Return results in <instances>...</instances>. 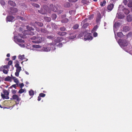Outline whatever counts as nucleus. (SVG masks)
<instances>
[{"label":"nucleus","instance_id":"12","mask_svg":"<svg viewBox=\"0 0 132 132\" xmlns=\"http://www.w3.org/2000/svg\"><path fill=\"white\" fill-rule=\"evenodd\" d=\"M70 36L69 37L70 39H73L76 37V35L75 33H69Z\"/></svg>","mask_w":132,"mask_h":132},{"label":"nucleus","instance_id":"21","mask_svg":"<svg viewBox=\"0 0 132 132\" xmlns=\"http://www.w3.org/2000/svg\"><path fill=\"white\" fill-rule=\"evenodd\" d=\"M11 76L12 77V79H13L14 82L16 83L17 85H18V83L19 82L17 78H16L15 77L13 76L12 75H11Z\"/></svg>","mask_w":132,"mask_h":132},{"label":"nucleus","instance_id":"36","mask_svg":"<svg viewBox=\"0 0 132 132\" xmlns=\"http://www.w3.org/2000/svg\"><path fill=\"white\" fill-rule=\"evenodd\" d=\"M106 2L105 1H103L102 2H101L100 3V6H104L105 5Z\"/></svg>","mask_w":132,"mask_h":132},{"label":"nucleus","instance_id":"34","mask_svg":"<svg viewBox=\"0 0 132 132\" xmlns=\"http://www.w3.org/2000/svg\"><path fill=\"white\" fill-rule=\"evenodd\" d=\"M69 20L68 19L66 18L64 19L61 21V22L62 23H65L68 22Z\"/></svg>","mask_w":132,"mask_h":132},{"label":"nucleus","instance_id":"5","mask_svg":"<svg viewBox=\"0 0 132 132\" xmlns=\"http://www.w3.org/2000/svg\"><path fill=\"white\" fill-rule=\"evenodd\" d=\"M93 38L91 36L90 34L89 33H87L84 36V40L86 41L87 40H92Z\"/></svg>","mask_w":132,"mask_h":132},{"label":"nucleus","instance_id":"48","mask_svg":"<svg viewBox=\"0 0 132 132\" xmlns=\"http://www.w3.org/2000/svg\"><path fill=\"white\" fill-rule=\"evenodd\" d=\"M21 6L22 8L23 9H25L27 8V6L25 5V4L24 3L22 4Z\"/></svg>","mask_w":132,"mask_h":132},{"label":"nucleus","instance_id":"24","mask_svg":"<svg viewBox=\"0 0 132 132\" xmlns=\"http://www.w3.org/2000/svg\"><path fill=\"white\" fill-rule=\"evenodd\" d=\"M98 26H97V25L95 26L92 29V31H91V32H92L93 33L94 32H95L97 30V28H98Z\"/></svg>","mask_w":132,"mask_h":132},{"label":"nucleus","instance_id":"47","mask_svg":"<svg viewBox=\"0 0 132 132\" xmlns=\"http://www.w3.org/2000/svg\"><path fill=\"white\" fill-rule=\"evenodd\" d=\"M24 90L22 89H21L19 90L18 93L20 94H21L24 92Z\"/></svg>","mask_w":132,"mask_h":132},{"label":"nucleus","instance_id":"44","mask_svg":"<svg viewBox=\"0 0 132 132\" xmlns=\"http://www.w3.org/2000/svg\"><path fill=\"white\" fill-rule=\"evenodd\" d=\"M0 3L1 5L3 6H4L5 5V4L4 0H1Z\"/></svg>","mask_w":132,"mask_h":132},{"label":"nucleus","instance_id":"52","mask_svg":"<svg viewBox=\"0 0 132 132\" xmlns=\"http://www.w3.org/2000/svg\"><path fill=\"white\" fill-rule=\"evenodd\" d=\"M21 68V67H19L16 68V72H20Z\"/></svg>","mask_w":132,"mask_h":132},{"label":"nucleus","instance_id":"56","mask_svg":"<svg viewBox=\"0 0 132 132\" xmlns=\"http://www.w3.org/2000/svg\"><path fill=\"white\" fill-rule=\"evenodd\" d=\"M19 86H20V88H22V87H23L24 86V85L23 84V83H22L21 84H19Z\"/></svg>","mask_w":132,"mask_h":132},{"label":"nucleus","instance_id":"18","mask_svg":"<svg viewBox=\"0 0 132 132\" xmlns=\"http://www.w3.org/2000/svg\"><path fill=\"white\" fill-rule=\"evenodd\" d=\"M8 3L10 5L13 6H16L15 3L12 1L9 0Z\"/></svg>","mask_w":132,"mask_h":132},{"label":"nucleus","instance_id":"40","mask_svg":"<svg viewBox=\"0 0 132 132\" xmlns=\"http://www.w3.org/2000/svg\"><path fill=\"white\" fill-rule=\"evenodd\" d=\"M117 36L118 37H122L123 36L122 33L121 32L117 33Z\"/></svg>","mask_w":132,"mask_h":132},{"label":"nucleus","instance_id":"64","mask_svg":"<svg viewBox=\"0 0 132 132\" xmlns=\"http://www.w3.org/2000/svg\"><path fill=\"white\" fill-rule=\"evenodd\" d=\"M15 67H16V68H18L19 67H21L20 66H19V63H16L15 64Z\"/></svg>","mask_w":132,"mask_h":132},{"label":"nucleus","instance_id":"20","mask_svg":"<svg viewBox=\"0 0 132 132\" xmlns=\"http://www.w3.org/2000/svg\"><path fill=\"white\" fill-rule=\"evenodd\" d=\"M43 50L44 51L48 52L51 50V48L49 47H43Z\"/></svg>","mask_w":132,"mask_h":132},{"label":"nucleus","instance_id":"37","mask_svg":"<svg viewBox=\"0 0 132 132\" xmlns=\"http://www.w3.org/2000/svg\"><path fill=\"white\" fill-rule=\"evenodd\" d=\"M32 47L33 48H39L41 47V46L39 45H33Z\"/></svg>","mask_w":132,"mask_h":132},{"label":"nucleus","instance_id":"50","mask_svg":"<svg viewBox=\"0 0 132 132\" xmlns=\"http://www.w3.org/2000/svg\"><path fill=\"white\" fill-rule=\"evenodd\" d=\"M37 37L36 36H33L31 38V39L34 40H37Z\"/></svg>","mask_w":132,"mask_h":132},{"label":"nucleus","instance_id":"1","mask_svg":"<svg viewBox=\"0 0 132 132\" xmlns=\"http://www.w3.org/2000/svg\"><path fill=\"white\" fill-rule=\"evenodd\" d=\"M61 6L56 5L55 4H51L49 6V10L54 12H57V14H60L63 12L61 10Z\"/></svg>","mask_w":132,"mask_h":132},{"label":"nucleus","instance_id":"26","mask_svg":"<svg viewBox=\"0 0 132 132\" xmlns=\"http://www.w3.org/2000/svg\"><path fill=\"white\" fill-rule=\"evenodd\" d=\"M27 29H28L29 31H33L34 30V29L33 28L31 27H30L29 26H26Z\"/></svg>","mask_w":132,"mask_h":132},{"label":"nucleus","instance_id":"59","mask_svg":"<svg viewBox=\"0 0 132 132\" xmlns=\"http://www.w3.org/2000/svg\"><path fill=\"white\" fill-rule=\"evenodd\" d=\"M19 72H16L15 73V76L18 77L19 76Z\"/></svg>","mask_w":132,"mask_h":132},{"label":"nucleus","instance_id":"57","mask_svg":"<svg viewBox=\"0 0 132 132\" xmlns=\"http://www.w3.org/2000/svg\"><path fill=\"white\" fill-rule=\"evenodd\" d=\"M18 45L21 47H24L25 45L22 43H19Z\"/></svg>","mask_w":132,"mask_h":132},{"label":"nucleus","instance_id":"38","mask_svg":"<svg viewBox=\"0 0 132 132\" xmlns=\"http://www.w3.org/2000/svg\"><path fill=\"white\" fill-rule=\"evenodd\" d=\"M24 57V55H19L18 56L19 59L21 60L23 59Z\"/></svg>","mask_w":132,"mask_h":132},{"label":"nucleus","instance_id":"32","mask_svg":"<svg viewBox=\"0 0 132 132\" xmlns=\"http://www.w3.org/2000/svg\"><path fill=\"white\" fill-rule=\"evenodd\" d=\"M35 23L38 26H39L40 27H42L43 26V23L39 22H35Z\"/></svg>","mask_w":132,"mask_h":132},{"label":"nucleus","instance_id":"23","mask_svg":"<svg viewBox=\"0 0 132 132\" xmlns=\"http://www.w3.org/2000/svg\"><path fill=\"white\" fill-rule=\"evenodd\" d=\"M43 9L47 11H49V7L47 5H43Z\"/></svg>","mask_w":132,"mask_h":132},{"label":"nucleus","instance_id":"17","mask_svg":"<svg viewBox=\"0 0 132 132\" xmlns=\"http://www.w3.org/2000/svg\"><path fill=\"white\" fill-rule=\"evenodd\" d=\"M126 20L128 22H130L132 21V16L130 15H128L126 17Z\"/></svg>","mask_w":132,"mask_h":132},{"label":"nucleus","instance_id":"55","mask_svg":"<svg viewBox=\"0 0 132 132\" xmlns=\"http://www.w3.org/2000/svg\"><path fill=\"white\" fill-rule=\"evenodd\" d=\"M57 46L59 48H61L62 46V43H60L57 45Z\"/></svg>","mask_w":132,"mask_h":132},{"label":"nucleus","instance_id":"19","mask_svg":"<svg viewBox=\"0 0 132 132\" xmlns=\"http://www.w3.org/2000/svg\"><path fill=\"white\" fill-rule=\"evenodd\" d=\"M67 34V33L65 32H59L57 33V34L61 36H65V35H66Z\"/></svg>","mask_w":132,"mask_h":132},{"label":"nucleus","instance_id":"29","mask_svg":"<svg viewBox=\"0 0 132 132\" xmlns=\"http://www.w3.org/2000/svg\"><path fill=\"white\" fill-rule=\"evenodd\" d=\"M44 19L47 22H50L51 21V18L47 16L45 17H44Z\"/></svg>","mask_w":132,"mask_h":132},{"label":"nucleus","instance_id":"10","mask_svg":"<svg viewBox=\"0 0 132 132\" xmlns=\"http://www.w3.org/2000/svg\"><path fill=\"white\" fill-rule=\"evenodd\" d=\"M116 17L119 19H122L124 18L125 16L124 15L120 13H118L116 15Z\"/></svg>","mask_w":132,"mask_h":132},{"label":"nucleus","instance_id":"25","mask_svg":"<svg viewBox=\"0 0 132 132\" xmlns=\"http://www.w3.org/2000/svg\"><path fill=\"white\" fill-rule=\"evenodd\" d=\"M129 28L128 26H125L123 27V30L125 32H127L129 31Z\"/></svg>","mask_w":132,"mask_h":132},{"label":"nucleus","instance_id":"39","mask_svg":"<svg viewBox=\"0 0 132 132\" xmlns=\"http://www.w3.org/2000/svg\"><path fill=\"white\" fill-rule=\"evenodd\" d=\"M79 27V25L78 24H76L75 25H74L73 26V27H72V28L73 29H78Z\"/></svg>","mask_w":132,"mask_h":132},{"label":"nucleus","instance_id":"53","mask_svg":"<svg viewBox=\"0 0 132 132\" xmlns=\"http://www.w3.org/2000/svg\"><path fill=\"white\" fill-rule=\"evenodd\" d=\"M3 72L5 74H7L8 73V71L5 69H3Z\"/></svg>","mask_w":132,"mask_h":132},{"label":"nucleus","instance_id":"6","mask_svg":"<svg viewBox=\"0 0 132 132\" xmlns=\"http://www.w3.org/2000/svg\"><path fill=\"white\" fill-rule=\"evenodd\" d=\"M11 100H16V102H18V103L21 100V99L16 94H13L12 96V98H10Z\"/></svg>","mask_w":132,"mask_h":132},{"label":"nucleus","instance_id":"31","mask_svg":"<svg viewBox=\"0 0 132 132\" xmlns=\"http://www.w3.org/2000/svg\"><path fill=\"white\" fill-rule=\"evenodd\" d=\"M31 5L33 7H36V8H39V5L36 4L35 3H31Z\"/></svg>","mask_w":132,"mask_h":132},{"label":"nucleus","instance_id":"43","mask_svg":"<svg viewBox=\"0 0 132 132\" xmlns=\"http://www.w3.org/2000/svg\"><path fill=\"white\" fill-rule=\"evenodd\" d=\"M65 28L64 27H61L60 28V30L62 31H64L65 30Z\"/></svg>","mask_w":132,"mask_h":132},{"label":"nucleus","instance_id":"9","mask_svg":"<svg viewBox=\"0 0 132 132\" xmlns=\"http://www.w3.org/2000/svg\"><path fill=\"white\" fill-rule=\"evenodd\" d=\"M14 18L11 15L7 16L6 18V20L7 21L12 22L13 20L14 19Z\"/></svg>","mask_w":132,"mask_h":132},{"label":"nucleus","instance_id":"45","mask_svg":"<svg viewBox=\"0 0 132 132\" xmlns=\"http://www.w3.org/2000/svg\"><path fill=\"white\" fill-rule=\"evenodd\" d=\"M40 31L42 33H46V29L44 28H41Z\"/></svg>","mask_w":132,"mask_h":132},{"label":"nucleus","instance_id":"15","mask_svg":"<svg viewBox=\"0 0 132 132\" xmlns=\"http://www.w3.org/2000/svg\"><path fill=\"white\" fill-rule=\"evenodd\" d=\"M128 44L129 43L126 40H124L121 42V45H122V46H127L128 45Z\"/></svg>","mask_w":132,"mask_h":132},{"label":"nucleus","instance_id":"33","mask_svg":"<svg viewBox=\"0 0 132 132\" xmlns=\"http://www.w3.org/2000/svg\"><path fill=\"white\" fill-rule=\"evenodd\" d=\"M64 6L65 7H69L70 6V4L68 2H67L65 3Z\"/></svg>","mask_w":132,"mask_h":132},{"label":"nucleus","instance_id":"11","mask_svg":"<svg viewBox=\"0 0 132 132\" xmlns=\"http://www.w3.org/2000/svg\"><path fill=\"white\" fill-rule=\"evenodd\" d=\"M114 5L113 4H110L107 6V10L110 11H111L113 9L114 7Z\"/></svg>","mask_w":132,"mask_h":132},{"label":"nucleus","instance_id":"54","mask_svg":"<svg viewBox=\"0 0 132 132\" xmlns=\"http://www.w3.org/2000/svg\"><path fill=\"white\" fill-rule=\"evenodd\" d=\"M12 61H9L8 62V65H12Z\"/></svg>","mask_w":132,"mask_h":132},{"label":"nucleus","instance_id":"4","mask_svg":"<svg viewBox=\"0 0 132 132\" xmlns=\"http://www.w3.org/2000/svg\"><path fill=\"white\" fill-rule=\"evenodd\" d=\"M44 38L43 37H37V40H36L32 41V42L36 44L40 43L44 41Z\"/></svg>","mask_w":132,"mask_h":132},{"label":"nucleus","instance_id":"16","mask_svg":"<svg viewBox=\"0 0 132 132\" xmlns=\"http://www.w3.org/2000/svg\"><path fill=\"white\" fill-rule=\"evenodd\" d=\"M101 17V14L100 13H99L97 14V17L96 18V22H98L100 21Z\"/></svg>","mask_w":132,"mask_h":132},{"label":"nucleus","instance_id":"27","mask_svg":"<svg viewBox=\"0 0 132 132\" xmlns=\"http://www.w3.org/2000/svg\"><path fill=\"white\" fill-rule=\"evenodd\" d=\"M29 94L30 96H32L34 94V93L33 90L31 89L29 91Z\"/></svg>","mask_w":132,"mask_h":132},{"label":"nucleus","instance_id":"14","mask_svg":"<svg viewBox=\"0 0 132 132\" xmlns=\"http://www.w3.org/2000/svg\"><path fill=\"white\" fill-rule=\"evenodd\" d=\"M63 40V38L62 37H57L56 39L54 41L57 43H59Z\"/></svg>","mask_w":132,"mask_h":132},{"label":"nucleus","instance_id":"3","mask_svg":"<svg viewBox=\"0 0 132 132\" xmlns=\"http://www.w3.org/2000/svg\"><path fill=\"white\" fill-rule=\"evenodd\" d=\"M119 9L122 10L125 14L127 15L129 13V11L128 9L123 7V6L120 5L118 7Z\"/></svg>","mask_w":132,"mask_h":132},{"label":"nucleus","instance_id":"63","mask_svg":"<svg viewBox=\"0 0 132 132\" xmlns=\"http://www.w3.org/2000/svg\"><path fill=\"white\" fill-rule=\"evenodd\" d=\"M16 87V85L14 84V85H12V86L10 87V88H12V87H13L15 89Z\"/></svg>","mask_w":132,"mask_h":132},{"label":"nucleus","instance_id":"62","mask_svg":"<svg viewBox=\"0 0 132 132\" xmlns=\"http://www.w3.org/2000/svg\"><path fill=\"white\" fill-rule=\"evenodd\" d=\"M123 3H124V5H126L127 3V0H124L123 1Z\"/></svg>","mask_w":132,"mask_h":132},{"label":"nucleus","instance_id":"7","mask_svg":"<svg viewBox=\"0 0 132 132\" xmlns=\"http://www.w3.org/2000/svg\"><path fill=\"white\" fill-rule=\"evenodd\" d=\"M87 18L85 19L84 21L81 22V24L83 25V28H87V26L89 25V23H86V22L87 21Z\"/></svg>","mask_w":132,"mask_h":132},{"label":"nucleus","instance_id":"8","mask_svg":"<svg viewBox=\"0 0 132 132\" xmlns=\"http://www.w3.org/2000/svg\"><path fill=\"white\" fill-rule=\"evenodd\" d=\"M9 11L12 14L16 13L18 11V9L14 7H11L9 8Z\"/></svg>","mask_w":132,"mask_h":132},{"label":"nucleus","instance_id":"58","mask_svg":"<svg viewBox=\"0 0 132 132\" xmlns=\"http://www.w3.org/2000/svg\"><path fill=\"white\" fill-rule=\"evenodd\" d=\"M94 32L93 34V36H94V37H97V32Z\"/></svg>","mask_w":132,"mask_h":132},{"label":"nucleus","instance_id":"51","mask_svg":"<svg viewBox=\"0 0 132 132\" xmlns=\"http://www.w3.org/2000/svg\"><path fill=\"white\" fill-rule=\"evenodd\" d=\"M69 13L70 14H73L75 13V11L74 10H71L69 12Z\"/></svg>","mask_w":132,"mask_h":132},{"label":"nucleus","instance_id":"22","mask_svg":"<svg viewBox=\"0 0 132 132\" xmlns=\"http://www.w3.org/2000/svg\"><path fill=\"white\" fill-rule=\"evenodd\" d=\"M129 2L127 6L129 7H132V0H128Z\"/></svg>","mask_w":132,"mask_h":132},{"label":"nucleus","instance_id":"35","mask_svg":"<svg viewBox=\"0 0 132 132\" xmlns=\"http://www.w3.org/2000/svg\"><path fill=\"white\" fill-rule=\"evenodd\" d=\"M51 17L53 20H55L57 18V15L56 14H53L51 16Z\"/></svg>","mask_w":132,"mask_h":132},{"label":"nucleus","instance_id":"60","mask_svg":"<svg viewBox=\"0 0 132 132\" xmlns=\"http://www.w3.org/2000/svg\"><path fill=\"white\" fill-rule=\"evenodd\" d=\"M11 92H12V93L14 94H15L16 93V90H14V89H12L11 91Z\"/></svg>","mask_w":132,"mask_h":132},{"label":"nucleus","instance_id":"2","mask_svg":"<svg viewBox=\"0 0 132 132\" xmlns=\"http://www.w3.org/2000/svg\"><path fill=\"white\" fill-rule=\"evenodd\" d=\"M3 93L4 94L2 93L1 94V96L2 98L4 99H9V97L8 96L9 94V93L7 90L4 89L3 90Z\"/></svg>","mask_w":132,"mask_h":132},{"label":"nucleus","instance_id":"61","mask_svg":"<svg viewBox=\"0 0 132 132\" xmlns=\"http://www.w3.org/2000/svg\"><path fill=\"white\" fill-rule=\"evenodd\" d=\"M78 0H68L69 1L72 2H77Z\"/></svg>","mask_w":132,"mask_h":132},{"label":"nucleus","instance_id":"41","mask_svg":"<svg viewBox=\"0 0 132 132\" xmlns=\"http://www.w3.org/2000/svg\"><path fill=\"white\" fill-rule=\"evenodd\" d=\"M17 41L19 43H23L24 42V41L23 40L21 39L17 38Z\"/></svg>","mask_w":132,"mask_h":132},{"label":"nucleus","instance_id":"49","mask_svg":"<svg viewBox=\"0 0 132 132\" xmlns=\"http://www.w3.org/2000/svg\"><path fill=\"white\" fill-rule=\"evenodd\" d=\"M46 94L44 93H40L39 94V96L41 97H44L45 96Z\"/></svg>","mask_w":132,"mask_h":132},{"label":"nucleus","instance_id":"46","mask_svg":"<svg viewBox=\"0 0 132 132\" xmlns=\"http://www.w3.org/2000/svg\"><path fill=\"white\" fill-rule=\"evenodd\" d=\"M93 18L94 15L93 14H92L88 16V18H87V19H88L89 20H91L92 19H93Z\"/></svg>","mask_w":132,"mask_h":132},{"label":"nucleus","instance_id":"13","mask_svg":"<svg viewBox=\"0 0 132 132\" xmlns=\"http://www.w3.org/2000/svg\"><path fill=\"white\" fill-rule=\"evenodd\" d=\"M48 12L46 10H44L43 8H41L40 10H38V12L42 14H46Z\"/></svg>","mask_w":132,"mask_h":132},{"label":"nucleus","instance_id":"30","mask_svg":"<svg viewBox=\"0 0 132 132\" xmlns=\"http://www.w3.org/2000/svg\"><path fill=\"white\" fill-rule=\"evenodd\" d=\"M11 78H12V77L8 76L6 77V78H5L4 80L5 81H9L11 80Z\"/></svg>","mask_w":132,"mask_h":132},{"label":"nucleus","instance_id":"42","mask_svg":"<svg viewBox=\"0 0 132 132\" xmlns=\"http://www.w3.org/2000/svg\"><path fill=\"white\" fill-rule=\"evenodd\" d=\"M18 35L23 38H24L26 37V35L23 34H18Z\"/></svg>","mask_w":132,"mask_h":132},{"label":"nucleus","instance_id":"28","mask_svg":"<svg viewBox=\"0 0 132 132\" xmlns=\"http://www.w3.org/2000/svg\"><path fill=\"white\" fill-rule=\"evenodd\" d=\"M25 33H26L27 34L32 35L34 34V33L31 31H26L25 32Z\"/></svg>","mask_w":132,"mask_h":132}]
</instances>
